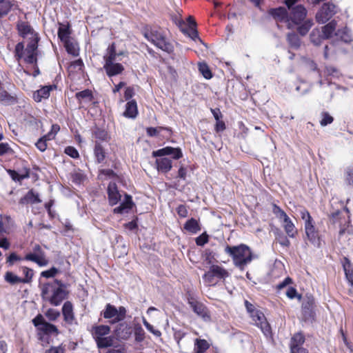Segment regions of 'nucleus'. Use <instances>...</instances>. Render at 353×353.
<instances>
[{"instance_id": "obj_31", "label": "nucleus", "mask_w": 353, "mask_h": 353, "mask_svg": "<svg viewBox=\"0 0 353 353\" xmlns=\"http://www.w3.org/2000/svg\"><path fill=\"white\" fill-rule=\"evenodd\" d=\"M336 36L339 37L340 39L345 43H350L352 41V35L350 29L347 27H344L341 29H339L336 32Z\"/></svg>"}, {"instance_id": "obj_10", "label": "nucleus", "mask_w": 353, "mask_h": 353, "mask_svg": "<svg viewBox=\"0 0 353 353\" xmlns=\"http://www.w3.org/2000/svg\"><path fill=\"white\" fill-rule=\"evenodd\" d=\"M229 276V273L224 268L216 265H212L210 267L209 270L203 275V279L205 282L210 285L214 284V278L225 279Z\"/></svg>"}, {"instance_id": "obj_52", "label": "nucleus", "mask_w": 353, "mask_h": 353, "mask_svg": "<svg viewBox=\"0 0 353 353\" xmlns=\"http://www.w3.org/2000/svg\"><path fill=\"white\" fill-rule=\"evenodd\" d=\"M32 323L40 330L41 327H43V324H45L46 321L41 314H39L32 320Z\"/></svg>"}, {"instance_id": "obj_51", "label": "nucleus", "mask_w": 353, "mask_h": 353, "mask_svg": "<svg viewBox=\"0 0 353 353\" xmlns=\"http://www.w3.org/2000/svg\"><path fill=\"white\" fill-rule=\"evenodd\" d=\"M48 138H46V135L43 137L40 138L38 141L36 143L37 148L41 152H43L47 148V143Z\"/></svg>"}, {"instance_id": "obj_25", "label": "nucleus", "mask_w": 353, "mask_h": 353, "mask_svg": "<svg viewBox=\"0 0 353 353\" xmlns=\"http://www.w3.org/2000/svg\"><path fill=\"white\" fill-rule=\"evenodd\" d=\"M283 227L288 236L290 238H294L297 234V231L295 228L294 223L292 222L288 216L286 219H283Z\"/></svg>"}, {"instance_id": "obj_34", "label": "nucleus", "mask_w": 353, "mask_h": 353, "mask_svg": "<svg viewBox=\"0 0 353 353\" xmlns=\"http://www.w3.org/2000/svg\"><path fill=\"white\" fill-rule=\"evenodd\" d=\"M70 31L69 27L67 26L61 25L58 30V37L63 42H67L69 40Z\"/></svg>"}, {"instance_id": "obj_8", "label": "nucleus", "mask_w": 353, "mask_h": 353, "mask_svg": "<svg viewBox=\"0 0 353 353\" xmlns=\"http://www.w3.org/2000/svg\"><path fill=\"white\" fill-rule=\"evenodd\" d=\"M338 12L337 6L333 3H325L316 14V20L319 23H325Z\"/></svg>"}, {"instance_id": "obj_18", "label": "nucleus", "mask_w": 353, "mask_h": 353, "mask_svg": "<svg viewBox=\"0 0 353 353\" xmlns=\"http://www.w3.org/2000/svg\"><path fill=\"white\" fill-rule=\"evenodd\" d=\"M340 52H345V50L341 48L340 42L339 41H332L330 45H327L324 47V57L329 59Z\"/></svg>"}, {"instance_id": "obj_62", "label": "nucleus", "mask_w": 353, "mask_h": 353, "mask_svg": "<svg viewBox=\"0 0 353 353\" xmlns=\"http://www.w3.org/2000/svg\"><path fill=\"white\" fill-rule=\"evenodd\" d=\"M12 97L5 90L0 89V101L3 102L9 101Z\"/></svg>"}, {"instance_id": "obj_53", "label": "nucleus", "mask_w": 353, "mask_h": 353, "mask_svg": "<svg viewBox=\"0 0 353 353\" xmlns=\"http://www.w3.org/2000/svg\"><path fill=\"white\" fill-rule=\"evenodd\" d=\"M300 214L301 219L305 221V223H311L312 222V218L307 210L304 208L301 209L300 210Z\"/></svg>"}, {"instance_id": "obj_58", "label": "nucleus", "mask_w": 353, "mask_h": 353, "mask_svg": "<svg viewBox=\"0 0 353 353\" xmlns=\"http://www.w3.org/2000/svg\"><path fill=\"white\" fill-rule=\"evenodd\" d=\"M58 272V270L56 268H52L48 270H46L41 272V276L46 278H50L54 276Z\"/></svg>"}, {"instance_id": "obj_4", "label": "nucleus", "mask_w": 353, "mask_h": 353, "mask_svg": "<svg viewBox=\"0 0 353 353\" xmlns=\"http://www.w3.org/2000/svg\"><path fill=\"white\" fill-rule=\"evenodd\" d=\"M121 54H123L122 52H116V46L114 43L107 49V52L103 57L105 61L103 68L108 77H111L120 74L124 70L123 65L116 62L119 60L117 57Z\"/></svg>"}, {"instance_id": "obj_24", "label": "nucleus", "mask_w": 353, "mask_h": 353, "mask_svg": "<svg viewBox=\"0 0 353 353\" xmlns=\"http://www.w3.org/2000/svg\"><path fill=\"white\" fill-rule=\"evenodd\" d=\"M132 205L133 202L132 201V197L128 194H125L124 201L119 207L114 208V211L115 213L120 214L128 212L130 210L132 209Z\"/></svg>"}, {"instance_id": "obj_40", "label": "nucleus", "mask_w": 353, "mask_h": 353, "mask_svg": "<svg viewBox=\"0 0 353 353\" xmlns=\"http://www.w3.org/2000/svg\"><path fill=\"white\" fill-rule=\"evenodd\" d=\"M287 39L290 46L292 48L296 49L300 46V39L297 34H296L295 33H289L287 36Z\"/></svg>"}, {"instance_id": "obj_30", "label": "nucleus", "mask_w": 353, "mask_h": 353, "mask_svg": "<svg viewBox=\"0 0 353 353\" xmlns=\"http://www.w3.org/2000/svg\"><path fill=\"white\" fill-rule=\"evenodd\" d=\"M184 229L190 233L195 234L200 231L201 228L198 221L192 218L185 223Z\"/></svg>"}, {"instance_id": "obj_3", "label": "nucleus", "mask_w": 353, "mask_h": 353, "mask_svg": "<svg viewBox=\"0 0 353 353\" xmlns=\"http://www.w3.org/2000/svg\"><path fill=\"white\" fill-rule=\"evenodd\" d=\"M166 155H172L173 159H179L182 157V152L179 148L165 147L162 149L154 151L152 156L159 157L156 160L157 170L159 172H168L172 168V161L165 157Z\"/></svg>"}, {"instance_id": "obj_63", "label": "nucleus", "mask_w": 353, "mask_h": 353, "mask_svg": "<svg viewBox=\"0 0 353 353\" xmlns=\"http://www.w3.org/2000/svg\"><path fill=\"white\" fill-rule=\"evenodd\" d=\"M278 241L282 246L288 247L290 245V241L283 234L278 237Z\"/></svg>"}, {"instance_id": "obj_47", "label": "nucleus", "mask_w": 353, "mask_h": 353, "mask_svg": "<svg viewBox=\"0 0 353 353\" xmlns=\"http://www.w3.org/2000/svg\"><path fill=\"white\" fill-rule=\"evenodd\" d=\"M25 259L28 260V261H31L35 262L39 266H41V267L47 265L44 262H43V261L41 260V259H40V257H39V256H37L33 252L28 254L26 256Z\"/></svg>"}, {"instance_id": "obj_57", "label": "nucleus", "mask_w": 353, "mask_h": 353, "mask_svg": "<svg viewBox=\"0 0 353 353\" xmlns=\"http://www.w3.org/2000/svg\"><path fill=\"white\" fill-rule=\"evenodd\" d=\"M286 295L290 299H294L297 297L299 300H301V296L298 294L296 290L294 288L290 287L286 291Z\"/></svg>"}, {"instance_id": "obj_32", "label": "nucleus", "mask_w": 353, "mask_h": 353, "mask_svg": "<svg viewBox=\"0 0 353 353\" xmlns=\"http://www.w3.org/2000/svg\"><path fill=\"white\" fill-rule=\"evenodd\" d=\"M13 6L14 0H0V17L8 14Z\"/></svg>"}, {"instance_id": "obj_19", "label": "nucleus", "mask_w": 353, "mask_h": 353, "mask_svg": "<svg viewBox=\"0 0 353 353\" xmlns=\"http://www.w3.org/2000/svg\"><path fill=\"white\" fill-rule=\"evenodd\" d=\"M108 194L109 202L112 205L117 204L121 199V195L115 183H110L108 187Z\"/></svg>"}, {"instance_id": "obj_2", "label": "nucleus", "mask_w": 353, "mask_h": 353, "mask_svg": "<svg viewBox=\"0 0 353 353\" xmlns=\"http://www.w3.org/2000/svg\"><path fill=\"white\" fill-rule=\"evenodd\" d=\"M224 251L230 255L233 260L235 266L243 270L245 266L249 264L252 259V253L248 246L241 244L236 246L227 245Z\"/></svg>"}, {"instance_id": "obj_39", "label": "nucleus", "mask_w": 353, "mask_h": 353, "mask_svg": "<svg viewBox=\"0 0 353 353\" xmlns=\"http://www.w3.org/2000/svg\"><path fill=\"white\" fill-rule=\"evenodd\" d=\"M21 270L24 275V277L22 278V283H30L34 275L33 270L27 267H21Z\"/></svg>"}, {"instance_id": "obj_46", "label": "nucleus", "mask_w": 353, "mask_h": 353, "mask_svg": "<svg viewBox=\"0 0 353 353\" xmlns=\"http://www.w3.org/2000/svg\"><path fill=\"white\" fill-rule=\"evenodd\" d=\"M33 253L40 257L41 260L43 261L46 265L48 263V261L46 258L44 252L42 250L39 245H35L33 248Z\"/></svg>"}, {"instance_id": "obj_43", "label": "nucleus", "mask_w": 353, "mask_h": 353, "mask_svg": "<svg viewBox=\"0 0 353 353\" xmlns=\"http://www.w3.org/2000/svg\"><path fill=\"white\" fill-rule=\"evenodd\" d=\"M76 97L79 101L85 100L86 101H91L92 99V92L89 90H85L81 92H79L76 94Z\"/></svg>"}, {"instance_id": "obj_6", "label": "nucleus", "mask_w": 353, "mask_h": 353, "mask_svg": "<svg viewBox=\"0 0 353 353\" xmlns=\"http://www.w3.org/2000/svg\"><path fill=\"white\" fill-rule=\"evenodd\" d=\"M145 37L157 48L167 52L173 50V46L167 41L166 38L159 30H152L150 32L145 33Z\"/></svg>"}, {"instance_id": "obj_38", "label": "nucleus", "mask_w": 353, "mask_h": 353, "mask_svg": "<svg viewBox=\"0 0 353 353\" xmlns=\"http://www.w3.org/2000/svg\"><path fill=\"white\" fill-rule=\"evenodd\" d=\"M83 67V61L81 59H77L70 63V65L68 66V71L70 74L72 72H78L82 70Z\"/></svg>"}, {"instance_id": "obj_21", "label": "nucleus", "mask_w": 353, "mask_h": 353, "mask_svg": "<svg viewBox=\"0 0 353 353\" xmlns=\"http://www.w3.org/2000/svg\"><path fill=\"white\" fill-rule=\"evenodd\" d=\"M62 313L64 321L69 324H72L74 320V316L73 313V306L71 302L66 301L64 303L62 307Z\"/></svg>"}, {"instance_id": "obj_55", "label": "nucleus", "mask_w": 353, "mask_h": 353, "mask_svg": "<svg viewBox=\"0 0 353 353\" xmlns=\"http://www.w3.org/2000/svg\"><path fill=\"white\" fill-rule=\"evenodd\" d=\"M65 153L74 159H77L79 157L78 151L72 146L66 147L65 149Z\"/></svg>"}, {"instance_id": "obj_12", "label": "nucleus", "mask_w": 353, "mask_h": 353, "mask_svg": "<svg viewBox=\"0 0 353 353\" xmlns=\"http://www.w3.org/2000/svg\"><path fill=\"white\" fill-rule=\"evenodd\" d=\"M314 299L312 296H307L302 304V314L304 321H313Z\"/></svg>"}, {"instance_id": "obj_36", "label": "nucleus", "mask_w": 353, "mask_h": 353, "mask_svg": "<svg viewBox=\"0 0 353 353\" xmlns=\"http://www.w3.org/2000/svg\"><path fill=\"white\" fill-rule=\"evenodd\" d=\"M5 280L11 285L22 283V278L14 274L12 272H7L5 274Z\"/></svg>"}, {"instance_id": "obj_50", "label": "nucleus", "mask_w": 353, "mask_h": 353, "mask_svg": "<svg viewBox=\"0 0 353 353\" xmlns=\"http://www.w3.org/2000/svg\"><path fill=\"white\" fill-rule=\"evenodd\" d=\"M310 40L316 46H319L321 43L322 37L319 35L318 30H314L310 34Z\"/></svg>"}, {"instance_id": "obj_56", "label": "nucleus", "mask_w": 353, "mask_h": 353, "mask_svg": "<svg viewBox=\"0 0 353 353\" xmlns=\"http://www.w3.org/2000/svg\"><path fill=\"white\" fill-rule=\"evenodd\" d=\"M94 135L96 139L105 141L108 138V133L105 130L97 129L94 132Z\"/></svg>"}, {"instance_id": "obj_7", "label": "nucleus", "mask_w": 353, "mask_h": 353, "mask_svg": "<svg viewBox=\"0 0 353 353\" xmlns=\"http://www.w3.org/2000/svg\"><path fill=\"white\" fill-rule=\"evenodd\" d=\"M105 319H109L110 323H116L123 321L126 316V310L124 307L120 306L118 309L108 303L103 312Z\"/></svg>"}, {"instance_id": "obj_11", "label": "nucleus", "mask_w": 353, "mask_h": 353, "mask_svg": "<svg viewBox=\"0 0 353 353\" xmlns=\"http://www.w3.org/2000/svg\"><path fill=\"white\" fill-rule=\"evenodd\" d=\"M304 343L305 337L302 333L298 332L294 334L290 345L291 353H308L307 350L303 347Z\"/></svg>"}, {"instance_id": "obj_41", "label": "nucleus", "mask_w": 353, "mask_h": 353, "mask_svg": "<svg viewBox=\"0 0 353 353\" xmlns=\"http://www.w3.org/2000/svg\"><path fill=\"white\" fill-rule=\"evenodd\" d=\"M40 330L46 334H57L59 333L57 327L48 322L43 324V327H41Z\"/></svg>"}, {"instance_id": "obj_61", "label": "nucleus", "mask_w": 353, "mask_h": 353, "mask_svg": "<svg viewBox=\"0 0 353 353\" xmlns=\"http://www.w3.org/2000/svg\"><path fill=\"white\" fill-rule=\"evenodd\" d=\"M177 213L179 216L185 218L188 216V212L186 206L180 205L176 209Z\"/></svg>"}, {"instance_id": "obj_48", "label": "nucleus", "mask_w": 353, "mask_h": 353, "mask_svg": "<svg viewBox=\"0 0 353 353\" xmlns=\"http://www.w3.org/2000/svg\"><path fill=\"white\" fill-rule=\"evenodd\" d=\"M272 212L276 215V216L280 220H282L283 219H286L288 216L287 214L276 204L272 205Z\"/></svg>"}, {"instance_id": "obj_27", "label": "nucleus", "mask_w": 353, "mask_h": 353, "mask_svg": "<svg viewBox=\"0 0 353 353\" xmlns=\"http://www.w3.org/2000/svg\"><path fill=\"white\" fill-rule=\"evenodd\" d=\"M138 113L137 102L132 100L127 103L123 115L128 118H135Z\"/></svg>"}, {"instance_id": "obj_49", "label": "nucleus", "mask_w": 353, "mask_h": 353, "mask_svg": "<svg viewBox=\"0 0 353 353\" xmlns=\"http://www.w3.org/2000/svg\"><path fill=\"white\" fill-rule=\"evenodd\" d=\"M321 120L320 121V124L322 126H325L328 124H330L333 122V117L329 114V113L326 112H323L321 113Z\"/></svg>"}, {"instance_id": "obj_23", "label": "nucleus", "mask_w": 353, "mask_h": 353, "mask_svg": "<svg viewBox=\"0 0 353 353\" xmlns=\"http://www.w3.org/2000/svg\"><path fill=\"white\" fill-rule=\"evenodd\" d=\"M52 88L53 86L52 85H46L37 90L33 94V98L34 101L37 102H40L43 99H48Z\"/></svg>"}, {"instance_id": "obj_59", "label": "nucleus", "mask_w": 353, "mask_h": 353, "mask_svg": "<svg viewBox=\"0 0 353 353\" xmlns=\"http://www.w3.org/2000/svg\"><path fill=\"white\" fill-rule=\"evenodd\" d=\"M208 241V236L205 234H202L196 239V243L198 245L202 246L205 245Z\"/></svg>"}, {"instance_id": "obj_29", "label": "nucleus", "mask_w": 353, "mask_h": 353, "mask_svg": "<svg viewBox=\"0 0 353 353\" xmlns=\"http://www.w3.org/2000/svg\"><path fill=\"white\" fill-rule=\"evenodd\" d=\"M336 28V21L334 20L331 21L327 24L322 28L323 38L329 39Z\"/></svg>"}, {"instance_id": "obj_9", "label": "nucleus", "mask_w": 353, "mask_h": 353, "mask_svg": "<svg viewBox=\"0 0 353 353\" xmlns=\"http://www.w3.org/2000/svg\"><path fill=\"white\" fill-rule=\"evenodd\" d=\"M289 11L288 18L292 27V24L299 25L303 20L306 19L307 11L302 5H296V6L289 8Z\"/></svg>"}, {"instance_id": "obj_64", "label": "nucleus", "mask_w": 353, "mask_h": 353, "mask_svg": "<svg viewBox=\"0 0 353 353\" xmlns=\"http://www.w3.org/2000/svg\"><path fill=\"white\" fill-rule=\"evenodd\" d=\"M48 353H65V349L62 346L52 347L48 350Z\"/></svg>"}, {"instance_id": "obj_54", "label": "nucleus", "mask_w": 353, "mask_h": 353, "mask_svg": "<svg viewBox=\"0 0 353 353\" xmlns=\"http://www.w3.org/2000/svg\"><path fill=\"white\" fill-rule=\"evenodd\" d=\"M60 127L59 125H52L50 132L46 134V138L48 140H52L54 138L56 134L59 131Z\"/></svg>"}, {"instance_id": "obj_42", "label": "nucleus", "mask_w": 353, "mask_h": 353, "mask_svg": "<svg viewBox=\"0 0 353 353\" xmlns=\"http://www.w3.org/2000/svg\"><path fill=\"white\" fill-rule=\"evenodd\" d=\"M199 70L206 79H210L212 77V72L205 63H199Z\"/></svg>"}, {"instance_id": "obj_14", "label": "nucleus", "mask_w": 353, "mask_h": 353, "mask_svg": "<svg viewBox=\"0 0 353 353\" xmlns=\"http://www.w3.org/2000/svg\"><path fill=\"white\" fill-rule=\"evenodd\" d=\"M188 303L190 305L192 310L199 316L203 318L205 321L210 319V315L208 314V309L201 303L194 300H189Z\"/></svg>"}, {"instance_id": "obj_37", "label": "nucleus", "mask_w": 353, "mask_h": 353, "mask_svg": "<svg viewBox=\"0 0 353 353\" xmlns=\"http://www.w3.org/2000/svg\"><path fill=\"white\" fill-rule=\"evenodd\" d=\"M99 348H105L112 345V339L110 336H105L95 340Z\"/></svg>"}, {"instance_id": "obj_20", "label": "nucleus", "mask_w": 353, "mask_h": 353, "mask_svg": "<svg viewBox=\"0 0 353 353\" xmlns=\"http://www.w3.org/2000/svg\"><path fill=\"white\" fill-rule=\"evenodd\" d=\"M41 200L39 199V195L35 193L32 190L28 191L27 194L19 200V204H34L39 203Z\"/></svg>"}, {"instance_id": "obj_22", "label": "nucleus", "mask_w": 353, "mask_h": 353, "mask_svg": "<svg viewBox=\"0 0 353 353\" xmlns=\"http://www.w3.org/2000/svg\"><path fill=\"white\" fill-rule=\"evenodd\" d=\"M110 332V328L108 325H98L92 327V334L94 340H97L102 337H105Z\"/></svg>"}, {"instance_id": "obj_26", "label": "nucleus", "mask_w": 353, "mask_h": 353, "mask_svg": "<svg viewBox=\"0 0 353 353\" xmlns=\"http://www.w3.org/2000/svg\"><path fill=\"white\" fill-rule=\"evenodd\" d=\"M305 230L307 237L312 243H316L319 240L317 231L315 230L313 223H305Z\"/></svg>"}, {"instance_id": "obj_33", "label": "nucleus", "mask_w": 353, "mask_h": 353, "mask_svg": "<svg viewBox=\"0 0 353 353\" xmlns=\"http://www.w3.org/2000/svg\"><path fill=\"white\" fill-rule=\"evenodd\" d=\"M209 348V344L205 339H196L194 353H204Z\"/></svg>"}, {"instance_id": "obj_60", "label": "nucleus", "mask_w": 353, "mask_h": 353, "mask_svg": "<svg viewBox=\"0 0 353 353\" xmlns=\"http://www.w3.org/2000/svg\"><path fill=\"white\" fill-rule=\"evenodd\" d=\"M143 323L145 327L149 330L150 332L153 333L156 336H160L161 332L159 330H155L152 325H150L145 319L143 320Z\"/></svg>"}, {"instance_id": "obj_15", "label": "nucleus", "mask_w": 353, "mask_h": 353, "mask_svg": "<svg viewBox=\"0 0 353 353\" xmlns=\"http://www.w3.org/2000/svg\"><path fill=\"white\" fill-rule=\"evenodd\" d=\"M270 13L276 20L288 23V28L289 29L292 28L288 18L289 14L285 8L279 7L278 8L272 9Z\"/></svg>"}, {"instance_id": "obj_28", "label": "nucleus", "mask_w": 353, "mask_h": 353, "mask_svg": "<svg viewBox=\"0 0 353 353\" xmlns=\"http://www.w3.org/2000/svg\"><path fill=\"white\" fill-rule=\"evenodd\" d=\"M94 154L96 161L98 163H101L105 159V151L100 143L96 142L94 148Z\"/></svg>"}, {"instance_id": "obj_5", "label": "nucleus", "mask_w": 353, "mask_h": 353, "mask_svg": "<svg viewBox=\"0 0 353 353\" xmlns=\"http://www.w3.org/2000/svg\"><path fill=\"white\" fill-rule=\"evenodd\" d=\"M38 39H33L27 45L26 50L23 51V45L21 43L17 44L15 47L16 56L21 59L24 56V60L28 63H36L37 59V45Z\"/></svg>"}, {"instance_id": "obj_13", "label": "nucleus", "mask_w": 353, "mask_h": 353, "mask_svg": "<svg viewBox=\"0 0 353 353\" xmlns=\"http://www.w3.org/2000/svg\"><path fill=\"white\" fill-rule=\"evenodd\" d=\"M251 316L256 325L261 327L265 335L268 336L270 334V326L262 312L255 310L254 313L251 314Z\"/></svg>"}, {"instance_id": "obj_35", "label": "nucleus", "mask_w": 353, "mask_h": 353, "mask_svg": "<svg viewBox=\"0 0 353 353\" xmlns=\"http://www.w3.org/2000/svg\"><path fill=\"white\" fill-rule=\"evenodd\" d=\"M313 25V22L311 19H305L302 21V24L298 28V32L302 36L305 35L311 27Z\"/></svg>"}, {"instance_id": "obj_1", "label": "nucleus", "mask_w": 353, "mask_h": 353, "mask_svg": "<svg viewBox=\"0 0 353 353\" xmlns=\"http://www.w3.org/2000/svg\"><path fill=\"white\" fill-rule=\"evenodd\" d=\"M68 292L66 286L57 279L48 282L41 286V297L54 306H58L67 299Z\"/></svg>"}, {"instance_id": "obj_16", "label": "nucleus", "mask_w": 353, "mask_h": 353, "mask_svg": "<svg viewBox=\"0 0 353 353\" xmlns=\"http://www.w3.org/2000/svg\"><path fill=\"white\" fill-rule=\"evenodd\" d=\"M17 28L19 34L23 37H28L31 40L38 39L37 34L34 32L32 27L26 22L21 21L17 24Z\"/></svg>"}, {"instance_id": "obj_44", "label": "nucleus", "mask_w": 353, "mask_h": 353, "mask_svg": "<svg viewBox=\"0 0 353 353\" xmlns=\"http://www.w3.org/2000/svg\"><path fill=\"white\" fill-rule=\"evenodd\" d=\"M45 315L49 321H54L60 316V312L55 309L50 308L46 312Z\"/></svg>"}, {"instance_id": "obj_45", "label": "nucleus", "mask_w": 353, "mask_h": 353, "mask_svg": "<svg viewBox=\"0 0 353 353\" xmlns=\"http://www.w3.org/2000/svg\"><path fill=\"white\" fill-rule=\"evenodd\" d=\"M64 43L66 50L68 53L74 56H77L79 54V50L75 44L70 41L65 42Z\"/></svg>"}, {"instance_id": "obj_17", "label": "nucleus", "mask_w": 353, "mask_h": 353, "mask_svg": "<svg viewBox=\"0 0 353 353\" xmlns=\"http://www.w3.org/2000/svg\"><path fill=\"white\" fill-rule=\"evenodd\" d=\"M114 333L118 339L127 340L132 334V327L126 323H121L117 325Z\"/></svg>"}]
</instances>
